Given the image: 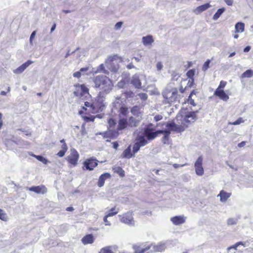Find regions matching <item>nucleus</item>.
I'll list each match as a JSON object with an SVG mask.
<instances>
[{
	"instance_id": "nucleus-25",
	"label": "nucleus",
	"mask_w": 253,
	"mask_h": 253,
	"mask_svg": "<svg viewBox=\"0 0 253 253\" xmlns=\"http://www.w3.org/2000/svg\"><path fill=\"white\" fill-rule=\"evenodd\" d=\"M127 124V122L126 119H121L119 121L117 129L119 130H122L126 127Z\"/></svg>"
},
{
	"instance_id": "nucleus-51",
	"label": "nucleus",
	"mask_w": 253,
	"mask_h": 253,
	"mask_svg": "<svg viewBox=\"0 0 253 253\" xmlns=\"http://www.w3.org/2000/svg\"><path fill=\"white\" fill-rule=\"evenodd\" d=\"M107 218H108V217H107L105 215L103 218V221L105 223V225L110 226L111 225V224L110 222L108 220Z\"/></svg>"
},
{
	"instance_id": "nucleus-31",
	"label": "nucleus",
	"mask_w": 253,
	"mask_h": 253,
	"mask_svg": "<svg viewBox=\"0 0 253 253\" xmlns=\"http://www.w3.org/2000/svg\"><path fill=\"white\" fill-rule=\"evenodd\" d=\"M253 76V70L251 69H248L244 72L241 77L242 78H251Z\"/></svg>"
},
{
	"instance_id": "nucleus-8",
	"label": "nucleus",
	"mask_w": 253,
	"mask_h": 253,
	"mask_svg": "<svg viewBox=\"0 0 253 253\" xmlns=\"http://www.w3.org/2000/svg\"><path fill=\"white\" fill-rule=\"evenodd\" d=\"M198 111H192L188 112L184 117L183 122L185 123H190L194 122L197 120V113Z\"/></svg>"
},
{
	"instance_id": "nucleus-36",
	"label": "nucleus",
	"mask_w": 253,
	"mask_h": 253,
	"mask_svg": "<svg viewBox=\"0 0 253 253\" xmlns=\"http://www.w3.org/2000/svg\"><path fill=\"white\" fill-rule=\"evenodd\" d=\"M0 219L4 221H6L8 220L6 214L1 209H0Z\"/></svg>"
},
{
	"instance_id": "nucleus-26",
	"label": "nucleus",
	"mask_w": 253,
	"mask_h": 253,
	"mask_svg": "<svg viewBox=\"0 0 253 253\" xmlns=\"http://www.w3.org/2000/svg\"><path fill=\"white\" fill-rule=\"evenodd\" d=\"M133 152H131L130 146H129L123 152V155L124 158H130L132 157H134L133 155Z\"/></svg>"
},
{
	"instance_id": "nucleus-58",
	"label": "nucleus",
	"mask_w": 253,
	"mask_h": 253,
	"mask_svg": "<svg viewBox=\"0 0 253 253\" xmlns=\"http://www.w3.org/2000/svg\"><path fill=\"white\" fill-rule=\"evenodd\" d=\"M246 144V141H242L241 142L239 143L238 144V146L239 148H242V147H244L245 146Z\"/></svg>"
},
{
	"instance_id": "nucleus-7",
	"label": "nucleus",
	"mask_w": 253,
	"mask_h": 253,
	"mask_svg": "<svg viewBox=\"0 0 253 253\" xmlns=\"http://www.w3.org/2000/svg\"><path fill=\"white\" fill-rule=\"evenodd\" d=\"M167 127L171 131H175L176 132H180L183 131L187 127V125H185L183 122L181 125H177L174 123L171 122L167 123Z\"/></svg>"
},
{
	"instance_id": "nucleus-38",
	"label": "nucleus",
	"mask_w": 253,
	"mask_h": 253,
	"mask_svg": "<svg viewBox=\"0 0 253 253\" xmlns=\"http://www.w3.org/2000/svg\"><path fill=\"white\" fill-rule=\"evenodd\" d=\"M115 171L118 173L121 176L123 177L125 176V171L120 167H117L114 169Z\"/></svg>"
},
{
	"instance_id": "nucleus-37",
	"label": "nucleus",
	"mask_w": 253,
	"mask_h": 253,
	"mask_svg": "<svg viewBox=\"0 0 253 253\" xmlns=\"http://www.w3.org/2000/svg\"><path fill=\"white\" fill-rule=\"evenodd\" d=\"M70 151L72 158H79V154L75 149L71 148Z\"/></svg>"
},
{
	"instance_id": "nucleus-59",
	"label": "nucleus",
	"mask_w": 253,
	"mask_h": 253,
	"mask_svg": "<svg viewBox=\"0 0 253 253\" xmlns=\"http://www.w3.org/2000/svg\"><path fill=\"white\" fill-rule=\"evenodd\" d=\"M78 49H79V48H77L76 49V50H75V51H74L72 52L71 53H70V51H68L67 52V53L66 54V55H65V58H67V57H68L69 56H70V55H71V54H74V53L75 52V51H76L77 50H78Z\"/></svg>"
},
{
	"instance_id": "nucleus-12",
	"label": "nucleus",
	"mask_w": 253,
	"mask_h": 253,
	"mask_svg": "<svg viewBox=\"0 0 253 253\" xmlns=\"http://www.w3.org/2000/svg\"><path fill=\"white\" fill-rule=\"evenodd\" d=\"M29 191H33L37 194H44L47 192L46 188L43 185L33 186L30 188H27Z\"/></svg>"
},
{
	"instance_id": "nucleus-32",
	"label": "nucleus",
	"mask_w": 253,
	"mask_h": 253,
	"mask_svg": "<svg viewBox=\"0 0 253 253\" xmlns=\"http://www.w3.org/2000/svg\"><path fill=\"white\" fill-rule=\"evenodd\" d=\"M113 247L112 246H108L102 248L99 253H113L112 251Z\"/></svg>"
},
{
	"instance_id": "nucleus-2",
	"label": "nucleus",
	"mask_w": 253,
	"mask_h": 253,
	"mask_svg": "<svg viewBox=\"0 0 253 253\" xmlns=\"http://www.w3.org/2000/svg\"><path fill=\"white\" fill-rule=\"evenodd\" d=\"M164 98V103L170 104L174 102L177 98L178 91L176 88H172L171 90L166 89L162 93Z\"/></svg>"
},
{
	"instance_id": "nucleus-27",
	"label": "nucleus",
	"mask_w": 253,
	"mask_h": 253,
	"mask_svg": "<svg viewBox=\"0 0 253 253\" xmlns=\"http://www.w3.org/2000/svg\"><path fill=\"white\" fill-rule=\"evenodd\" d=\"M235 28L236 33H242L244 31L245 24L242 22H238L236 24Z\"/></svg>"
},
{
	"instance_id": "nucleus-10",
	"label": "nucleus",
	"mask_w": 253,
	"mask_h": 253,
	"mask_svg": "<svg viewBox=\"0 0 253 253\" xmlns=\"http://www.w3.org/2000/svg\"><path fill=\"white\" fill-rule=\"evenodd\" d=\"M108 93H105V92H103L100 91L99 92L94 102V104L96 107H100L102 106L103 102L105 100V96Z\"/></svg>"
},
{
	"instance_id": "nucleus-29",
	"label": "nucleus",
	"mask_w": 253,
	"mask_h": 253,
	"mask_svg": "<svg viewBox=\"0 0 253 253\" xmlns=\"http://www.w3.org/2000/svg\"><path fill=\"white\" fill-rule=\"evenodd\" d=\"M68 149L66 144H63L61 146V150L57 153V155L59 157H62L65 155V152L67 151Z\"/></svg>"
},
{
	"instance_id": "nucleus-5",
	"label": "nucleus",
	"mask_w": 253,
	"mask_h": 253,
	"mask_svg": "<svg viewBox=\"0 0 253 253\" xmlns=\"http://www.w3.org/2000/svg\"><path fill=\"white\" fill-rule=\"evenodd\" d=\"M148 139L143 135L138 136L136 139V142L133 146V153L135 154L137 152L141 146H145L148 143Z\"/></svg>"
},
{
	"instance_id": "nucleus-57",
	"label": "nucleus",
	"mask_w": 253,
	"mask_h": 253,
	"mask_svg": "<svg viewBox=\"0 0 253 253\" xmlns=\"http://www.w3.org/2000/svg\"><path fill=\"white\" fill-rule=\"evenodd\" d=\"M163 67V66L161 62H158L157 64V68L158 70H159V71L161 70L162 69Z\"/></svg>"
},
{
	"instance_id": "nucleus-16",
	"label": "nucleus",
	"mask_w": 253,
	"mask_h": 253,
	"mask_svg": "<svg viewBox=\"0 0 253 253\" xmlns=\"http://www.w3.org/2000/svg\"><path fill=\"white\" fill-rule=\"evenodd\" d=\"M96 159H87V161L84 163V167L86 169L92 170L97 165L96 162Z\"/></svg>"
},
{
	"instance_id": "nucleus-15",
	"label": "nucleus",
	"mask_w": 253,
	"mask_h": 253,
	"mask_svg": "<svg viewBox=\"0 0 253 253\" xmlns=\"http://www.w3.org/2000/svg\"><path fill=\"white\" fill-rule=\"evenodd\" d=\"M195 168L196 174L202 176L204 174V169L202 166V159H197L195 163Z\"/></svg>"
},
{
	"instance_id": "nucleus-11",
	"label": "nucleus",
	"mask_w": 253,
	"mask_h": 253,
	"mask_svg": "<svg viewBox=\"0 0 253 253\" xmlns=\"http://www.w3.org/2000/svg\"><path fill=\"white\" fill-rule=\"evenodd\" d=\"M186 219V217L184 215L175 216L170 218V221L175 225H180L184 224Z\"/></svg>"
},
{
	"instance_id": "nucleus-52",
	"label": "nucleus",
	"mask_w": 253,
	"mask_h": 253,
	"mask_svg": "<svg viewBox=\"0 0 253 253\" xmlns=\"http://www.w3.org/2000/svg\"><path fill=\"white\" fill-rule=\"evenodd\" d=\"M82 74L81 73V72L78 71L76 72L73 74V77L77 78H79L81 77Z\"/></svg>"
},
{
	"instance_id": "nucleus-19",
	"label": "nucleus",
	"mask_w": 253,
	"mask_h": 253,
	"mask_svg": "<svg viewBox=\"0 0 253 253\" xmlns=\"http://www.w3.org/2000/svg\"><path fill=\"white\" fill-rule=\"evenodd\" d=\"M231 195V193H228L224 190H221L220 191L219 194L217 195V197H220V201L221 202L224 203L230 197Z\"/></svg>"
},
{
	"instance_id": "nucleus-24",
	"label": "nucleus",
	"mask_w": 253,
	"mask_h": 253,
	"mask_svg": "<svg viewBox=\"0 0 253 253\" xmlns=\"http://www.w3.org/2000/svg\"><path fill=\"white\" fill-rule=\"evenodd\" d=\"M211 6V5L209 3H207L204 4L199 6L197 7L195 10V13L196 14H199L203 11L206 10L208 8H209Z\"/></svg>"
},
{
	"instance_id": "nucleus-55",
	"label": "nucleus",
	"mask_w": 253,
	"mask_h": 253,
	"mask_svg": "<svg viewBox=\"0 0 253 253\" xmlns=\"http://www.w3.org/2000/svg\"><path fill=\"white\" fill-rule=\"evenodd\" d=\"M74 93L75 95L76 96H79L80 95H81V96L83 95L82 94H81L80 89H79V87L77 90H76L74 92Z\"/></svg>"
},
{
	"instance_id": "nucleus-39",
	"label": "nucleus",
	"mask_w": 253,
	"mask_h": 253,
	"mask_svg": "<svg viewBox=\"0 0 253 253\" xmlns=\"http://www.w3.org/2000/svg\"><path fill=\"white\" fill-rule=\"evenodd\" d=\"M237 222V219L233 218H230L227 221V223L228 225H235Z\"/></svg>"
},
{
	"instance_id": "nucleus-49",
	"label": "nucleus",
	"mask_w": 253,
	"mask_h": 253,
	"mask_svg": "<svg viewBox=\"0 0 253 253\" xmlns=\"http://www.w3.org/2000/svg\"><path fill=\"white\" fill-rule=\"evenodd\" d=\"M122 25H123L122 22H117L115 25V29L116 30H118V29H120L121 28Z\"/></svg>"
},
{
	"instance_id": "nucleus-30",
	"label": "nucleus",
	"mask_w": 253,
	"mask_h": 253,
	"mask_svg": "<svg viewBox=\"0 0 253 253\" xmlns=\"http://www.w3.org/2000/svg\"><path fill=\"white\" fill-rule=\"evenodd\" d=\"M96 73H102L107 75L109 74V71L105 69L103 64H100L97 67Z\"/></svg>"
},
{
	"instance_id": "nucleus-3",
	"label": "nucleus",
	"mask_w": 253,
	"mask_h": 253,
	"mask_svg": "<svg viewBox=\"0 0 253 253\" xmlns=\"http://www.w3.org/2000/svg\"><path fill=\"white\" fill-rule=\"evenodd\" d=\"M120 58L117 55L110 56L105 61L107 68L112 72L116 73L119 69V65L116 60L119 59Z\"/></svg>"
},
{
	"instance_id": "nucleus-6",
	"label": "nucleus",
	"mask_w": 253,
	"mask_h": 253,
	"mask_svg": "<svg viewBox=\"0 0 253 253\" xmlns=\"http://www.w3.org/2000/svg\"><path fill=\"white\" fill-rule=\"evenodd\" d=\"M248 246L249 243L247 242H238L236 243L233 246L229 247L227 249V251L228 253H229L231 250H233V252H231V253H236L235 251H237L238 252H242L244 248L247 247Z\"/></svg>"
},
{
	"instance_id": "nucleus-34",
	"label": "nucleus",
	"mask_w": 253,
	"mask_h": 253,
	"mask_svg": "<svg viewBox=\"0 0 253 253\" xmlns=\"http://www.w3.org/2000/svg\"><path fill=\"white\" fill-rule=\"evenodd\" d=\"M118 212V210H117L115 207L111 209L110 211L107 213L106 216L108 217L113 216L116 215Z\"/></svg>"
},
{
	"instance_id": "nucleus-14",
	"label": "nucleus",
	"mask_w": 253,
	"mask_h": 253,
	"mask_svg": "<svg viewBox=\"0 0 253 253\" xmlns=\"http://www.w3.org/2000/svg\"><path fill=\"white\" fill-rule=\"evenodd\" d=\"M150 247V252H163L167 248L166 243H160L157 245H151Z\"/></svg>"
},
{
	"instance_id": "nucleus-17",
	"label": "nucleus",
	"mask_w": 253,
	"mask_h": 253,
	"mask_svg": "<svg viewBox=\"0 0 253 253\" xmlns=\"http://www.w3.org/2000/svg\"><path fill=\"white\" fill-rule=\"evenodd\" d=\"M214 95L225 101H227L229 99L228 95L223 89H216L214 92Z\"/></svg>"
},
{
	"instance_id": "nucleus-4",
	"label": "nucleus",
	"mask_w": 253,
	"mask_h": 253,
	"mask_svg": "<svg viewBox=\"0 0 253 253\" xmlns=\"http://www.w3.org/2000/svg\"><path fill=\"white\" fill-rule=\"evenodd\" d=\"M152 126L153 125L149 124L144 129L143 134L148 140L155 139L159 134L158 130L154 131L155 128Z\"/></svg>"
},
{
	"instance_id": "nucleus-23",
	"label": "nucleus",
	"mask_w": 253,
	"mask_h": 253,
	"mask_svg": "<svg viewBox=\"0 0 253 253\" xmlns=\"http://www.w3.org/2000/svg\"><path fill=\"white\" fill-rule=\"evenodd\" d=\"M154 42L153 37L150 35H148L142 38V42L144 45H149Z\"/></svg>"
},
{
	"instance_id": "nucleus-20",
	"label": "nucleus",
	"mask_w": 253,
	"mask_h": 253,
	"mask_svg": "<svg viewBox=\"0 0 253 253\" xmlns=\"http://www.w3.org/2000/svg\"><path fill=\"white\" fill-rule=\"evenodd\" d=\"M133 248L134 250V253H144L147 250L150 249V247L147 246L145 248L142 247V245H133Z\"/></svg>"
},
{
	"instance_id": "nucleus-63",
	"label": "nucleus",
	"mask_w": 253,
	"mask_h": 253,
	"mask_svg": "<svg viewBox=\"0 0 253 253\" xmlns=\"http://www.w3.org/2000/svg\"><path fill=\"white\" fill-rule=\"evenodd\" d=\"M88 69V68L87 67L82 68L80 69V72H81V73L82 74V73H83L84 72L87 71Z\"/></svg>"
},
{
	"instance_id": "nucleus-61",
	"label": "nucleus",
	"mask_w": 253,
	"mask_h": 253,
	"mask_svg": "<svg viewBox=\"0 0 253 253\" xmlns=\"http://www.w3.org/2000/svg\"><path fill=\"white\" fill-rule=\"evenodd\" d=\"M126 67L128 69H131L135 68V67L133 66L132 63H130V64L127 65Z\"/></svg>"
},
{
	"instance_id": "nucleus-56",
	"label": "nucleus",
	"mask_w": 253,
	"mask_h": 253,
	"mask_svg": "<svg viewBox=\"0 0 253 253\" xmlns=\"http://www.w3.org/2000/svg\"><path fill=\"white\" fill-rule=\"evenodd\" d=\"M225 2L229 6H231L233 5V0H224Z\"/></svg>"
},
{
	"instance_id": "nucleus-41",
	"label": "nucleus",
	"mask_w": 253,
	"mask_h": 253,
	"mask_svg": "<svg viewBox=\"0 0 253 253\" xmlns=\"http://www.w3.org/2000/svg\"><path fill=\"white\" fill-rule=\"evenodd\" d=\"M119 111L120 114H122L123 115L126 116L127 113L128 112V109L126 107L121 106Z\"/></svg>"
},
{
	"instance_id": "nucleus-54",
	"label": "nucleus",
	"mask_w": 253,
	"mask_h": 253,
	"mask_svg": "<svg viewBox=\"0 0 253 253\" xmlns=\"http://www.w3.org/2000/svg\"><path fill=\"white\" fill-rule=\"evenodd\" d=\"M77 160V159H68V163L74 165L76 164Z\"/></svg>"
},
{
	"instance_id": "nucleus-46",
	"label": "nucleus",
	"mask_w": 253,
	"mask_h": 253,
	"mask_svg": "<svg viewBox=\"0 0 253 253\" xmlns=\"http://www.w3.org/2000/svg\"><path fill=\"white\" fill-rule=\"evenodd\" d=\"M186 75L191 79H193V77L194 75V71L190 70L187 72Z\"/></svg>"
},
{
	"instance_id": "nucleus-45",
	"label": "nucleus",
	"mask_w": 253,
	"mask_h": 253,
	"mask_svg": "<svg viewBox=\"0 0 253 253\" xmlns=\"http://www.w3.org/2000/svg\"><path fill=\"white\" fill-rule=\"evenodd\" d=\"M226 84V82L225 81H220L219 85L216 89H222V88H223L225 86Z\"/></svg>"
},
{
	"instance_id": "nucleus-48",
	"label": "nucleus",
	"mask_w": 253,
	"mask_h": 253,
	"mask_svg": "<svg viewBox=\"0 0 253 253\" xmlns=\"http://www.w3.org/2000/svg\"><path fill=\"white\" fill-rule=\"evenodd\" d=\"M84 105L87 107H90L92 108V109H94L95 105L93 103H91L88 102H84Z\"/></svg>"
},
{
	"instance_id": "nucleus-64",
	"label": "nucleus",
	"mask_w": 253,
	"mask_h": 253,
	"mask_svg": "<svg viewBox=\"0 0 253 253\" xmlns=\"http://www.w3.org/2000/svg\"><path fill=\"white\" fill-rule=\"evenodd\" d=\"M39 160L44 164H46L49 162L47 159H39Z\"/></svg>"
},
{
	"instance_id": "nucleus-60",
	"label": "nucleus",
	"mask_w": 253,
	"mask_h": 253,
	"mask_svg": "<svg viewBox=\"0 0 253 253\" xmlns=\"http://www.w3.org/2000/svg\"><path fill=\"white\" fill-rule=\"evenodd\" d=\"M119 147V144L117 142H113V148L117 149Z\"/></svg>"
},
{
	"instance_id": "nucleus-62",
	"label": "nucleus",
	"mask_w": 253,
	"mask_h": 253,
	"mask_svg": "<svg viewBox=\"0 0 253 253\" xmlns=\"http://www.w3.org/2000/svg\"><path fill=\"white\" fill-rule=\"evenodd\" d=\"M250 49L251 47L250 46H247L244 49V51L245 52H248L250 50Z\"/></svg>"
},
{
	"instance_id": "nucleus-28",
	"label": "nucleus",
	"mask_w": 253,
	"mask_h": 253,
	"mask_svg": "<svg viewBox=\"0 0 253 253\" xmlns=\"http://www.w3.org/2000/svg\"><path fill=\"white\" fill-rule=\"evenodd\" d=\"M225 9L224 7L220 8L218 9L216 12L213 15L212 19L214 20H217L219 17L221 15V14L225 11Z\"/></svg>"
},
{
	"instance_id": "nucleus-40",
	"label": "nucleus",
	"mask_w": 253,
	"mask_h": 253,
	"mask_svg": "<svg viewBox=\"0 0 253 253\" xmlns=\"http://www.w3.org/2000/svg\"><path fill=\"white\" fill-rule=\"evenodd\" d=\"M170 130H158V132L159 134L163 133L165 135L167 136H169V135L170 134Z\"/></svg>"
},
{
	"instance_id": "nucleus-18",
	"label": "nucleus",
	"mask_w": 253,
	"mask_h": 253,
	"mask_svg": "<svg viewBox=\"0 0 253 253\" xmlns=\"http://www.w3.org/2000/svg\"><path fill=\"white\" fill-rule=\"evenodd\" d=\"M33 63L31 60H28L27 62L21 65L13 71L15 74H19L22 73L30 65Z\"/></svg>"
},
{
	"instance_id": "nucleus-50",
	"label": "nucleus",
	"mask_w": 253,
	"mask_h": 253,
	"mask_svg": "<svg viewBox=\"0 0 253 253\" xmlns=\"http://www.w3.org/2000/svg\"><path fill=\"white\" fill-rule=\"evenodd\" d=\"M169 137L166 136L164 135L163 137L162 138V141L164 144H168L169 143Z\"/></svg>"
},
{
	"instance_id": "nucleus-13",
	"label": "nucleus",
	"mask_w": 253,
	"mask_h": 253,
	"mask_svg": "<svg viewBox=\"0 0 253 253\" xmlns=\"http://www.w3.org/2000/svg\"><path fill=\"white\" fill-rule=\"evenodd\" d=\"M143 77L142 75L140 76L138 75L135 74L132 77L131 80V84L136 88H140L141 87V79Z\"/></svg>"
},
{
	"instance_id": "nucleus-53",
	"label": "nucleus",
	"mask_w": 253,
	"mask_h": 253,
	"mask_svg": "<svg viewBox=\"0 0 253 253\" xmlns=\"http://www.w3.org/2000/svg\"><path fill=\"white\" fill-rule=\"evenodd\" d=\"M163 119V117L162 115H156L154 117V120L157 122V121H160L162 119Z\"/></svg>"
},
{
	"instance_id": "nucleus-22",
	"label": "nucleus",
	"mask_w": 253,
	"mask_h": 253,
	"mask_svg": "<svg viewBox=\"0 0 253 253\" xmlns=\"http://www.w3.org/2000/svg\"><path fill=\"white\" fill-rule=\"evenodd\" d=\"M110 177V174L108 173H105L102 174L99 178L98 181V186L100 187L103 186L104 184L105 180Z\"/></svg>"
},
{
	"instance_id": "nucleus-21",
	"label": "nucleus",
	"mask_w": 253,
	"mask_h": 253,
	"mask_svg": "<svg viewBox=\"0 0 253 253\" xmlns=\"http://www.w3.org/2000/svg\"><path fill=\"white\" fill-rule=\"evenodd\" d=\"M94 238L92 234H88L82 239V242L84 245L92 244L93 243Z\"/></svg>"
},
{
	"instance_id": "nucleus-43",
	"label": "nucleus",
	"mask_w": 253,
	"mask_h": 253,
	"mask_svg": "<svg viewBox=\"0 0 253 253\" xmlns=\"http://www.w3.org/2000/svg\"><path fill=\"white\" fill-rule=\"evenodd\" d=\"M138 96H139V98L143 101L146 100L148 98V95L145 93H139Z\"/></svg>"
},
{
	"instance_id": "nucleus-33",
	"label": "nucleus",
	"mask_w": 253,
	"mask_h": 253,
	"mask_svg": "<svg viewBox=\"0 0 253 253\" xmlns=\"http://www.w3.org/2000/svg\"><path fill=\"white\" fill-rule=\"evenodd\" d=\"M78 87L80 89L81 94H82V95L88 93V89L85 85L81 84L79 85Z\"/></svg>"
},
{
	"instance_id": "nucleus-44",
	"label": "nucleus",
	"mask_w": 253,
	"mask_h": 253,
	"mask_svg": "<svg viewBox=\"0 0 253 253\" xmlns=\"http://www.w3.org/2000/svg\"><path fill=\"white\" fill-rule=\"evenodd\" d=\"M243 122L244 120H243V119L242 118H239L236 121L230 124L233 125H238Z\"/></svg>"
},
{
	"instance_id": "nucleus-42",
	"label": "nucleus",
	"mask_w": 253,
	"mask_h": 253,
	"mask_svg": "<svg viewBox=\"0 0 253 253\" xmlns=\"http://www.w3.org/2000/svg\"><path fill=\"white\" fill-rule=\"evenodd\" d=\"M210 62H211V60L208 59L204 63V64L202 67L203 71H205L207 70H208V69L209 68V64H210Z\"/></svg>"
},
{
	"instance_id": "nucleus-35",
	"label": "nucleus",
	"mask_w": 253,
	"mask_h": 253,
	"mask_svg": "<svg viewBox=\"0 0 253 253\" xmlns=\"http://www.w3.org/2000/svg\"><path fill=\"white\" fill-rule=\"evenodd\" d=\"M108 128L112 129V128H114L116 124V122L114 119H110L108 121Z\"/></svg>"
},
{
	"instance_id": "nucleus-47",
	"label": "nucleus",
	"mask_w": 253,
	"mask_h": 253,
	"mask_svg": "<svg viewBox=\"0 0 253 253\" xmlns=\"http://www.w3.org/2000/svg\"><path fill=\"white\" fill-rule=\"evenodd\" d=\"M36 34V31H34L31 36H30V44L32 45L33 44V40L34 39L35 37V35Z\"/></svg>"
},
{
	"instance_id": "nucleus-9",
	"label": "nucleus",
	"mask_w": 253,
	"mask_h": 253,
	"mask_svg": "<svg viewBox=\"0 0 253 253\" xmlns=\"http://www.w3.org/2000/svg\"><path fill=\"white\" fill-rule=\"evenodd\" d=\"M121 221L129 225H134V221L133 220L131 213L128 212L122 215Z\"/></svg>"
},
{
	"instance_id": "nucleus-1",
	"label": "nucleus",
	"mask_w": 253,
	"mask_h": 253,
	"mask_svg": "<svg viewBox=\"0 0 253 253\" xmlns=\"http://www.w3.org/2000/svg\"><path fill=\"white\" fill-rule=\"evenodd\" d=\"M94 83L95 87L99 88L100 92H103L105 93H109L113 86L112 81L104 75L96 76L94 79Z\"/></svg>"
}]
</instances>
